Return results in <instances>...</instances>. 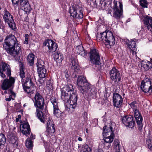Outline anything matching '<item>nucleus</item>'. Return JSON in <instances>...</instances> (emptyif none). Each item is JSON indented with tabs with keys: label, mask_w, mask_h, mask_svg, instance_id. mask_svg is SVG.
Here are the masks:
<instances>
[{
	"label": "nucleus",
	"mask_w": 152,
	"mask_h": 152,
	"mask_svg": "<svg viewBox=\"0 0 152 152\" xmlns=\"http://www.w3.org/2000/svg\"><path fill=\"white\" fill-rule=\"evenodd\" d=\"M15 36L12 34L7 36L4 40L3 46L4 48L7 53L13 56L16 61H18V56L20 50V46Z\"/></svg>",
	"instance_id": "1"
},
{
	"label": "nucleus",
	"mask_w": 152,
	"mask_h": 152,
	"mask_svg": "<svg viewBox=\"0 0 152 152\" xmlns=\"http://www.w3.org/2000/svg\"><path fill=\"white\" fill-rule=\"evenodd\" d=\"M77 84L81 93L85 95L87 94L89 99H91L96 97L97 92L95 88H91V85L88 83L85 77L79 76L77 79Z\"/></svg>",
	"instance_id": "2"
},
{
	"label": "nucleus",
	"mask_w": 152,
	"mask_h": 152,
	"mask_svg": "<svg viewBox=\"0 0 152 152\" xmlns=\"http://www.w3.org/2000/svg\"><path fill=\"white\" fill-rule=\"evenodd\" d=\"M96 38L98 41L104 43L106 47L108 48H111L115 44V38L112 32L109 31H106L100 34L98 33Z\"/></svg>",
	"instance_id": "3"
},
{
	"label": "nucleus",
	"mask_w": 152,
	"mask_h": 152,
	"mask_svg": "<svg viewBox=\"0 0 152 152\" xmlns=\"http://www.w3.org/2000/svg\"><path fill=\"white\" fill-rule=\"evenodd\" d=\"M37 115L38 118L41 122L47 123V129L46 132L47 133V134L51 135L55 132V129L54 124L52 121L49 118L48 116L44 115L42 111L37 110Z\"/></svg>",
	"instance_id": "4"
},
{
	"label": "nucleus",
	"mask_w": 152,
	"mask_h": 152,
	"mask_svg": "<svg viewBox=\"0 0 152 152\" xmlns=\"http://www.w3.org/2000/svg\"><path fill=\"white\" fill-rule=\"evenodd\" d=\"M22 86L24 91L28 95H31L35 92L36 87L32 81L31 77L28 75L22 80Z\"/></svg>",
	"instance_id": "5"
},
{
	"label": "nucleus",
	"mask_w": 152,
	"mask_h": 152,
	"mask_svg": "<svg viewBox=\"0 0 152 152\" xmlns=\"http://www.w3.org/2000/svg\"><path fill=\"white\" fill-rule=\"evenodd\" d=\"M70 15L75 18L78 23H81L83 21V9L80 7L78 5H73L69 9Z\"/></svg>",
	"instance_id": "6"
},
{
	"label": "nucleus",
	"mask_w": 152,
	"mask_h": 152,
	"mask_svg": "<svg viewBox=\"0 0 152 152\" xmlns=\"http://www.w3.org/2000/svg\"><path fill=\"white\" fill-rule=\"evenodd\" d=\"M113 8V17L117 20H119L123 17V5L121 2H118L114 1Z\"/></svg>",
	"instance_id": "7"
},
{
	"label": "nucleus",
	"mask_w": 152,
	"mask_h": 152,
	"mask_svg": "<svg viewBox=\"0 0 152 152\" xmlns=\"http://www.w3.org/2000/svg\"><path fill=\"white\" fill-rule=\"evenodd\" d=\"M33 101L37 109L42 111L44 108L45 104L44 99L42 95L38 92H36Z\"/></svg>",
	"instance_id": "8"
},
{
	"label": "nucleus",
	"mask_w": 152,
	"mask_h": 152,
	"mask_svg": "<svg viewBox=\"0 0 152 152\" xmlns=\"http://www.w3.org/2000/svg\"><path fill=\"white\" fill-rule=\"evenodd\" d=\"M113 101L114 109L117 110L118 112H120L123 102V99L122 96L118 93H114L113 96Z\"/></svg>",
	"instance_id": "9"
},
{
	"label": "nucleus",
	"mask_w": 152,
	"mask_h": 152,
	"mask_svg": "<svg viewBox=\"0 0 152 152\" xmlns=\"http://www.w3.org/2000/svg\"><path fill=\"white\" fill-rule=\"evenodd\" d=\"M13 16L7 10H4L3 18L4 21L7 23L12 29L16 28V25L13 18Z\"/></svg>",
	"instance_id": "10"
},
{
	"label": "nucleus",
	"mask_w": 152,
	"mask_h": 152,
	"mask_svg": "<svg viewBox=\"0 0 152 152\" xmlns=\"http://www.w3.org/2000/svg\"><path fill=\"white\" fill-rule=\"evenodd\" d=\"M89 54L90 61L91 63L96 65L99 64L100 60L98 51L95 49H91Z\"/></svg>",
	"instance_id": "11"
},
{
	"label": "nucleus",
	"mask_w": 152,
	"mask_h": 152,
	"mask_svg": "<svg viewBox=\"0 0 152 152\" xmlns=\"http://www.w3.org/2000/svg\"><path fill=\"white\" fill-rule=\"evenodd\" d=\"M74 89L72 84H69L63 88L61 92V99L63 101H67L69 98V93L73 92Z\"/></svg>",
	"instance_id": "12"
},
{
	"label": "nucleus",
	"mask_w": 152,
	"mask_h": 152,
	"mask_svg": "<svg viewBox=\"0 0 152 152\" xmlns=\"http://www.w3.org/2000/svg\"><path fill=\"white\" fill-rule=\"evenodd\" d=\"M121 119L122 123L126 126L132 128L135 126V122L134 120L133 117L132 116H124L121 118Z\"/></svg>",
	"instance_id": "13"
},
{
	"label": "nucleus",
	"mask_w": 152,
	"mask_h": 152,
	"mask_svg": "<svg viewBox=\"0 0 152 152\" xmlns=\"http://www.w3.org/2000/svg\"><path fill=\"white\" fill-rule=\"evenodd\" d=\"M44 64V62L42 60H39L37 63L39 76L41 78H44L46 76L47 71L45 68Z\"/></svg>",
	"instance_id": "14"
},
{
	"label": "nucleus",
	"mask_w": 152,
	"mask_h": 152,
	"mask_svg": "<svg viewBox=\"0 0 152 152\" xmlns=\"http://www.w3.org/2000/svg\"><path fill=\"white\" fill-rule=\"evenodd\" d=\"M50 101L53 106V114L57 117H60L61 115V112L59 109L58 99L56 97L52 96L50 98Z\"/></svg>",
	"instance_id": "15"
},
{
	"label": "nucleus",
	"mask_w": 152,
	"mask_h": 152,
	"mask_svg": "<svg viewBox=\"0 0 152 152\" xmlns=\"http://www.w3.org/2000/svg\"><path fill=\"white\" fill-rule=\"evenodd\" d=\"M140 88L144 92L151 93L152 85L150 80L148 79H146L142 81L140 85Z\"/></svg>",
	"instance_id": "16"
},
{
	"label": "nucleus",
	"mask_w": 152,
	"mask_h": 152,
	"mask_svg": "<svg viewBox=\"0 0 152 152\" xmlns=\"http://www.w3.org/2000/svg\"><path fill=\"white\" fill-rule=\"evenodd\" d=\"M15 82V79L13 77H10L9 79H6L4 80L1 85V88L5 90L9 88H13Z\"/></svg>",
	"instance_id": "17"
},
{
	"label": "nucleus",
	"mask_w": 152,
	"mask_h": 152,
	"mask_svg": "<svg viewBox=\"0 0 152 152\" xmlns=\"http://www.w3.org/2000/svg\"><path fill=\"white\" fill-rule=\"evenodd\" d=\"M110 75L111 79L115 84L119 83L121 79V76L119 72L115 68H113L110 71Z\"/></svg>",
	"instance_id": "18"
},
{
	"label": "nucleus",
	"mask_w": 152,
	"mask_h": 152,
	"mask_svg": "<svg viewBox=\"0 0 152 152\" xmlns=\"http://www.w3.org/2000/svg\"><path fill=\"white\" fill-rule=\"evenodd\" d=\"M69 98L67 99V101H64L65 103V109L67 111L70 110L73 111L77 105V98L69 99L70 101L69 100Z\"/></svg>",
	"instance_id": "19"
},
{
	"label": "nucleus",
	"mask_w": 152,
	"mask_h": 152,
	"mask_svg": "<svg viewBox=\"0 0 152 152\" xmlns=\"http://www.w3.org/2000/svg\"><path fill=\"white\" fill-rule=\"evenodd\" d=\"M134 112V116L137 125L138 129L141 131L142 129L143 125L142 124L143 118L142 117L137 109L133 110Z\"/></svg>",
	"instance_id": "20"
},
{
	"label": "nucleus",
	"mask_w": 152,
	"mask_h": 152,
	"mask_svg": "<svg viewBox=\"0 0 152 152\" xmlns=\"http://www.w3.org/2000/svg\"><path fill=\"white\" fill-rule=\"evenodd\" d=\"M45 46L48 48V51L50 53H53L55 51L57 48L58 45L56 43L52 40L48 39L44 43Z\"/></svg>",
	"instance_id": "21"
},
{
	"label": "nucleus",
	"mask_w": 152,
	"mask_h": 152,
	"mask_svg": "<svg viewBox=\"0 0 152 152\" xmlns=\"http://www.w3.org/2000/svg\"><path fill=\"white\" fill-rule=\"evenodd\" d=\"M137 41V39H132L130 41L128 40L126 42L127 48L129 50L130 52L132 53L133 55H134V54H135L136 53V51L137 50V48L135 46Z\"/></svg>",
	"instance_id": "22"
},
{
	"label": "nucleus",
	"mask_w": 152,
	"mask_h": 152,
	"mask_svg": "<svg viewBox=\"0 0 152 152\" xmlns=\"http://www.w3.org/2000/svg\"><path fill=\"white\" fill-rule=\"evenodd\" d=\"M0 72H5L8 76H10L11 75V67L7 64L2 62L0 63Z\"/></svg>",
	"instance_id": "23"
},
{
	"label": "nucleus",
	"mask_w": 152,
	"mask_h": 152,
	"mask_svg": "<svg viewBox=\"0 0 152 152\" xmlns=\"http://www.w3.org/2000/svg\"><path fill=\"white\" fill-rule=\"evenodd\" d=\"M103 134L104 136H106L114 134L112 127L110 126V127L107 126H104L103 129Z\"/></svg>",
	"instance_id": "24"
},
{
	"label": "nucleus",
	"mask_w": 152,
	"mask_h": 152,
	"mask_svg": "<svg viewBox=\"0 0 152 152\" xmlns=\"http://www.w3.org/2000/svg\"><path fill=\"white\" fill-rule=\"evenodd\" d=\"M22 133L27 136L31 132L30 126L28 123H25L22 124Z\"/></svg>",
	"instance_id": "25"
},
{
	"label": "nucleus",
	"mask_w": 152,
	"mask_h": 152,
	"mask_svg": "<svg viewBox=\"0 0 152 152\" xmlns=\"http://www.w3.org/2000/svg\"><path fill=\"white\" fill-rule=\"evenodd\" d=\"M75 51L77 53L83 57H86V56L87 53L84 50L83 48L81 45L76 47Z\"/></svg>",
	"instance_id": "26"
},
{
	"label": "nucleus",
	"mask_w": 152,
	"mask_h": 152,
	"mask_svg": "<svg viewBox=\"0 0 152 152\" xmlns=\"http://www.w3.org/2000/svg\"><path fill=\"white\" fill-rule=\"evenodd\" d=\"M7 137L10 141V142L12 144L15 143L18 140L16 137V133L14 132H9L7 135Z\"/></svg>",
	"instance_id": "27"
},
{
	"label": "nucleus",
	"mask_w": 152,
	"mask_h": 152,
	"mask_svg": "<svg viewBox=\"0 0 152 152\" xmlns=\"http://www.w3.org/2000/svg\"><path fill=\"white\" fill-rule=\"evenodd\" d=\"M144 24L148 30L151 31L152 29V18L148 16L146 17L145 19Z\"/></svg>",
	"instance_id": "28"
},
{
	"label": "nucleus",
	"mask_w": 152,
	"mask_h": 152,
	"mask_svg": "<svg viewBox=\"0 0 152 152\" xmlns=\"http://www.w3.org/2000/svg\"><path fill=\"white\" fill-rule=\"evenodd\" d=\"M71 60L70 64L71 65V68L75 70H78L79 68V65L77 59L76 58L72 57L71 58Z\"/></svg>",
	"instance_id": "29"
},
{
	"label": "nucleus",
	"mask_w": 152,
	"mask_h": 152,
	"mask_svg": "<svg viewBox=\"0 0 152 152\" xmlns=\"http://www.w3.org/2000/svg\"><path fill=\"white\" fill-rule=\"evenodd\" d=\"M141 67L144 68L145 71H147L152 68V60L150 61H142L141 62Z\"/></svg>",
	"instance_id": "30"
},
{
	"label": "nucleus",
	"mask_w": 152,
	"mask_h": 152,
	"mask_svg": "<svg viewBox=\"0 0 152 152\" xmlns=\"http://www.w3.org/2000/svg\"><path fill=\"white\" fill-rule=\"evenodd\" d=\"M53 57L54 60L59 63H61L63 59V55L58 52L54 53Z\"/></svg>",
	"instance_id": "31"
},
{
	"label": "nucleus",
	"mask_w": 152,
	"mask_h": 152,
	"mask_svg": "<svg viewBox=\"0 0 152 152\" xmlns=\"http://www.w3.org/2000/svg\"><path fill=\"white\" fill-rule=\"evenodd\" d=\"M34 55L32 53H30L27 57V60L30 66H32L34 64Z\"/></svg>",
	"instance_id": "32"
},
{
	"label": "nucleus",
	"mask_w": 152,
	"mask_h": 152,
	"mask_svg": "<svg viewBox=\"0 0 152 152\" xmlns=\"http://www.w3.org/2000/svg\"><path fill=\"white\" fill-rule=\"evenodd\" d=\"M20 8L21 9L23 10L27 14L30 13L31 9L29 3L26 4V5Z\"/></svg>",
	"instance_id": "33"
},
{
	"label": "nucleus",
	"mask_w": 152,
	"mask_h": 152,
	"mask_svg": "<svg viewBox=\"0 0 152 152\" xmlns=\"http://www.w3.org/2000/svg\"><path fill=\"white\" fill-rule=\"evenodd\" d=\"M104 141L107 143H111L113 142L114 139V134L110 135L108 136H104Z\"/></svg>",
	"instance_id": "34"
},
{
	"label": "nucleus",
	"mask_w": 152,
	"mask_h": 152,
	"mask_svg": "<svg viewBox=\"0 0 152 152\" xmlns=\"http://www.w3.org/2000/svg\"><path fill=\"white\" fill-rule=\"evenodd\" d=\"M92 149L87 144L83 145L82 146L81 152H91Z\"/></svg>",
	"instance_id": "35"
},
{
	"label": "nucleus",
	"mask_w": 152,
	"mask_h": 152,
	"mask_svg": "<svg viewBox=\"0 0 152 152\" xmlns=\"http://www.w3.org/2000/svg\"><path fill=\"white\" fill-rule=\"evenodd\" d=\"M33 145V142L29 138H28L26 142V147L31 149Z\"/></svg>",
	"instance_id": "36"
},
{
	"label": "nucleus",
	"mask_w": 152,
	"mask_h": 152,
	"mask_svg": "<svg viewBox=\"0 0 152 152\" xmlns=\"http://www.w3.org/2000/svg\"><path fill=\"white\" fill-rule=\"evenodd\" d=\"M6 142V138L4 135L0 133V146L4 145Z\"/></svg>",
	"instance_id": "37"
},
{
	"label": "nucleus",
	"mask_w": 152,
	"mask_h": 152,
	"mask_svg": "<svg viewBox=\"0 0 152 152\" xmlns=\"http://www.w3.org/2000/svg\"><path fill=\"white\" fill-rule=\"evenodd\" d=\"M114 148L116 152H120V147L119 146V144L118 142V141L116 140L114 141Z\"/></svg>",
	"instance_id": "38"
},
{
	"label": "nucleus",
	"mask_w": 152,
	"mask_h": 152,
	"mask_svg": "<svg viewBox=\"0 0 152 152\" xmlns=\"http://www.w3.org/2000/svg\"><path fill=\"white\" fill-rule=\"evenodd\" d=\"M140 5L143 7H148V4L146 0H140Z\"/></svg>",
	"instance_id": "39"
},
{
	"label": "nucleus",
	"mask_w": 152,
	"mask_h": 152,
	"mask_svg": "<svg viewBox=\"0 0 152 152\" xmlns=\"http://www.w3.org/2000/svg\"><path fill=\"white\" fill-rule=\"evenodd\" d=\"M99 4L100 5L99 6L103 9L107 5L105 0H100Z\"/></svg>",
	"instance_id": "40"
},
{
	"label": "nucleus",
	"mask_w": 152,
	"mask_h": 152,
	"mask_svg": "<svg viewBox=\"0 0 152 152\" xmlns=\"http://www.w3.org/2000/svg\"><path fill=\"white\" fill-rule=\"evenodd\" d=\"M52 84L50 80H49L48 81L46 84V88L49 90H52Z\"/></svg>",
	"instance_id": "41"
},
{
	"label": "nucleus",
	"mask_w": 152,
	"mask_h": 152,
	"mask_svg": "<svg viewBox=\"0 0 152 152\" xmlns=\"http://www.w3.org/2000/svg\"><path fill=\"white\" fill-rule=\"evenodd\" d=\"M130 105L131 107L133 109V110L137 109V105L135 102H131Z\"/></svg>",
	"instance_id": "42"
},
{
	"label": "nucleus",
	"mask_w": 152,
	"mask_h": 152,
	"mask_svg": "<svg viewBox=\"0 0 152 152\" xmlns=\"http://www.w3.org/2000/svg\"><path fill=\"white\" fill-rule=\"evenodd\" d=\"M70 94V97L69 98V99H72L73 98V99L75 98H77V96L76 94V93L74 91L73 92H72V93L71 94V93H69Z\"/></svg>",
	"instance_id": "43"
},
{
	"label": "nucleus",
	"mask_w": 152,
	"mask_h": 152,
	"mask_svg": "<svg viewBox=\"0 0 152 152\" xmlns=\"http://www.w3.org/2000/svg\"><path fill=\"white\" fill-rule=\"evenodd\" d=\"M25 73L23 69V68H20V75L22 80L24 79V78L25 77Z\"/></svg>",
	"instance_id": "44"
},
{
	"label": "nucleus",
	"mask_w": 152,
	"mask_h": 152,
	"mask_svg": "<svg viewBox=\"0 0 152 152\" xmlns=\"http://www.w3.org/2000/svg\"><path fill=\"white\" fill-rule=\"evenodd\" d=\"M28 3L27 0H20V7L24 6L26 4Z\"/></svg>",
	"instance_id": "45"
},
{
	"label": "nucleus",
	"mask_w": 152,
	"mask_h": 152,
	"mask_svg": "<svg viewBox=\"0 0 152 152\" xmlns=\"http://www.w3.org/2000/svg\"><path fill=\"white\" fill-rule=\"evenodd\" d=\"M12 4L15 7H17L18 6L19 0H11Z\"/></svg>",
	"instance_id": "46"
},
{
	"label": "nucleus",
	"mask_w": 152,
	"mask_h": 152,
	"mask_svg": "<svg viewBox=\"0 0 152 152\" xmlns=\"http://www.w3.org/2000/svg\"><path fill=\"white\" fill-rule=\"evenodd\" d=\"M29 35L28 34H26L25 35V40L24 42V43L27 44L28 43V39Z\"/></svg>",
	"instance_id": "47"
},
{
	"label": "nucleus",
	"mask_w": 152,
	"mask_h": 152,
	"mask_svg": "<svg viewBox=\"0 0 152 152\" xmlns=\"http://www.w3.org/2000/svg\"><path fill=\"white\" fill-rule=\"evenodd\" d=\"M3 72H0V75L3 78L6 77V75L4 73H3Z\"/></svg>",
	"instance_id": "48"
},
{
	"label": "nucleus",
	"mask_w": 152,
	"mask_h": 152,
	"mask_svg": "<svg viewBox=\"0 0 152 152\" xmlns=\"http://www.w3.org/2000/svg\"><path fill=\"white\" fill-rule=\"evenodd\" d=\"M3 22L0 18V28H1L4 27Z\"/></svg>",
	"instance_id": "49"
},
{
	"label": "nucleus",
	"mask_w": 152,
	"mask_h": 152,
	"mask_svg": "<svg viewBox=\"0 0 152 152\" xmlns=\"http://www.w3.org/2000/svg\"><path fill=\"white\" fill-rule=\"evenodd\" d=\"M151 142H152V141L150 139H148L146 141V144L148 145L149 144V143H151Z\"/></svg>",
	"instance_id": "50"
},
{
	"label": "nucleus",
	"mask_w": 152,
	"mask_h": 152,
	"mask_svg": "<svg viewBox=\"0 0 152 152\" xmlns=\"http://www.w3.org/2000/svg\"><path fill=\"white\" fill-rule=\"evenodd\" d=\"M35 136L34 135H33L32 134H31V136H30V139L31 140V139H35Z\"/></svg>",
	"instance_id": "51"
},
{
	"label": "nucleus",
	"mask_w": 152,
	"mask_h": 152,
	"mask_svg": "<svg viewBox=\"0 0 152 152\" xmlns=\"http://www.w3.org/2000/svg\"><path fill=\"white\" fill-rule=\"evenodd\" d=\"M148 145V148L151 150H152V142H151V143H149V144Z\"/></svg>",
	"instance_id": "52"
},
{
	"label": "nucleus",
	"mask_w": 152,
	"mask_h": 152,
	"mask_svg": "<svg viewBox=\"0 0 152 152\" xmlns=\"http://www.w3.org/2000/svg\"><path fill=\"white\" fill-rule=\"evenodd\" d=\"M12 98V96L11 95H10L8 98H6V100L7 101H10L11 100Z\"/></svg>",
	"instance_id": "53"
},
{
	"label": "nucleus",
	"mask_w": 152,
	"mask_h": 152,
	"mask_svg": "<svg viewBox=\"0 0 152 152\" xmlns=\"http://www.w3.org/2000/svg\"><path fill=\"white\" fill-rule=\"evenodd\" d=\"M3 37L0 34V42L3 41Z\"/></svg>",
	"instance_id": "54"
},
{
	"label": "nucleus",
	"mask_w": 152,
	"mask_h": 152,
	"mask_svg": "<svg viewBox=\"0 0 152 152\" xmlns=\"http://www.w3.org/2000/svg\"><path fill=\"white\" fill-rule=\"evenodd\" d=\"M97 6V3L96 2V0H95V1L94 2V7H96Z\"/></svg>",
	"instance_id": "55"
},
{
	"label": "nucleus",
	"mask_w": 152,
	"mask_h": 152,
	"mask_svg": "<svg viewBox=\"0 0 152 152\" xmlns=\"http://www.w3.org/2000/svg\"><path fill=\"white\" fill-rule=\"evenodd\" d=\"M78 139L79 141H82L83 140L80 137H78Z\"/></svg>",
	"instance_id": "56"
},
{
	"label": "nucleus",
	"mask_w": 152,
	"mask_h": 152,
	"mask_svg": "<svg viewBox=\"0 0 152 152\" xmlns=\"http://www.w3.org/2000/svg\"><path fill=\"white\" fill-rule=\"evenodd\" d=\"M97 152H104L101 149H99L98 150Z\"/></svg>",
	"instance_id": "57"
},
{
	"label": "nucleus",
	"mask_w": 152,
	"mask_h": 152,
	"mask_svg": "<svg viewBox=\"0 0 152 152\" xmlns=\"http://www.w3.org/2000/svg\"><path fill=\"white\" fill-rule=\"evenodd\" d=\"M21 118V115H19L18 116V118L19 119H20Z\"/></svg>",
	"instance_id": "58"
},
{
	"label": "nucleus",
	"mask_w": 152,
	"mask_h": 152,
	"mask_svg": "<svg viewBox=\"0 0 152 152\" xmlns=\"http://www.w3.org/2000/svg\"><path fill=\"white\" fill-rule=\"evenodd\" d=\"M10 92L13 95V94H15L11 90L10 91Z\"/></svg>",
	"instance_id": "59"
},
{
	"label": "nucleus",
	"mask_w": 152,
	"mask_h": 152,
	"mask_svg": "<svg viewBox=\"0 0 152 152\" xmlns=\"http://www.w3.org/2000/svg\"><path fill=\"white\" fill-rule=\"evenodd\" d=\"M19 119H19L18 118H16V121L18 122V121H19Z\"/></svg>",
	"instance_id": "60"
},
{
	"label": "nucleus",
	"mask_w": 152,
	"mask_h": 152,
	"mask_svg": "<svg viewBox=\"0 0 152 152\" xmlns=\"http://www.w3.org/2000/svg\"><path fill=\"white\" fill-rule=\"evenodd\" d=\"M56 20L57 21V22H58L59 21V19H57Z\"/></svg>",
	"instance_id": "61"
}]
</instances>
